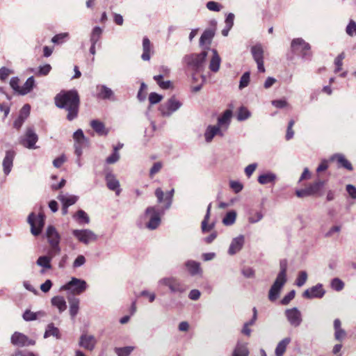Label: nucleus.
<instances>
[{"label": "nucleus", "instance_id": "nucleus-1", "mask_svg": "<svg viewBox=\"0 0 356 356\" xmlns=\"http://www.w3.org/2000/svg\"><path fill=\"white\" fill-rule=\"evenodd\" d=\"M55 104L57 107L67 111V119L72 121L77 117L79 96L75 90L62 91L55 97Z\"/></svg>", "mask_w": 356, "mask_h": 356}, {"label": "nucleus", "instance_id": "nucleus-2", "mask_svg": "<svg viewBox=\"0 0 356 356\" xmlns=\"http://www.w3.org/2000/svg\"><path fill=\"white\" fill-rule=\"evenodd\" d=\"M287 264L286 259H282L280 262V272L268 293V298L270 301H275L277 299L282 288L286 282Z\"/></svg>", "mask_w": 356, "mask_h": 356}, {"label": "nucleus", "instance_id": "nucleus-3", "mask_svg": "<svg viewBox=\"0 0 356 356\" xmlns=\"http://www.w3.org/2000/svg\"><path fill=\"white\" fill-rule=\"evenodd\" d=\"M164 207L162 209L156 207H148L145 211L144 218L148 219L146 227L150 230L156 229L161 223V216L164 213Z\"/></svg>", "mask_w": 356, "mask_h": 356}, {"label": "nucleus", "instance_id": "nucleus-4", "mask_svg": "<svg viewBox=\"0 0 356 356\" xmlns=\"http://www.w3.org/2000/svg\"><path fill=\"white\" fill-rule=\"evenodd\" d=\"M207 52L203 51L200 54H191L186 55L183 58V62L192 70L200 72L205 63Z\"/></svg>", "mask_w": 356, "mask_h": 356}, {"label": "nucleus", "instance_id": "nucleus-5", "mask_svg": "<svg viewBox=\"0 0 356 356\" xmlns=\"http://www.w3.org/2000/svg\"><path fill=\"white\" fill-rule=\"evenodd\" d=\"M159 286H167L170 293L181 294L187 290V286L175 277H165L158 281Z\"/></svg>", "mask_w": 356, "mask_h": 356}, {"label": "nucleus", "instance_id": "nucleus-6", "mask_svg": "<svg viewBox=\"0 0 356 356\" xmlns=\"http://www.w3.org/2000/svg\"><path fill=\"white\" fill-rule=\"evenodd\" d=\"M88 286V284L85 280L72 277L60 289L69 291L72 295H81L87 289Z\"/></svg>", "mask_w": 356, "mask_h": 356}, {"label": "nucleus", "instance_id": "nucleus-7", "mask_svg": "<svg viewBox=\"0 0 356 356\" xmlns=\"http://www.w3.org/2000/svg\"><path fill=\"white\" fill-rule=\"evenodd\" d=\"M181 106L182 102L173 96L160 105L159 111L163 117H170L172 113L178 111Z\"/></svg>", "mask_w": 356, "mask_h": 356}, {"label": "nucleus", "instance_id": "nucleus-8", "mask_svg": "<svg viewBox=\"0 0 356 356\" xmlns=\"http://www.w3.org/2000/svg\"><path fill=\"white\" fill-rule=\"evenodd\" d=\"M291 47L293 51L301 54L304 59H309L312 57L310 44L302 38L293 39L291 42Z\"/></svg>", "mask_w": 356, "mask_h": 356}, {"label": "nucleus", "instance_id": "nucleus-9", "mask_svg": "<svg viewBox=\"0 0 356 356\" xmlns=\"http://www.w3.org/2000/svg\"><path fill=\"white\" fill-rule=\"evenodd\" d=\"M72 234L79 242L85 245L95 242L98 238L97 235L89 229H74Z\"/></svg>", "mask_w": 356, "mask_h": 356}, {"label": "nucleus", "instance_id": "nucleus-10", "mask_svg": "<svg viewBox=\"0 0 356 356\" xmlns=\"http://www.w3.org/2000/svg\"><path fill=\"white\" fill-rule=\"evenodd\" d=\"M28 222L31 225V232L33 235L38 236L40 234L44 224V215L40 213L35 216L31 213L28 217Z\"/></svg>", "mask_w": 356, "mask_h": 356}, {"label": "nucleus", "instance_id": "nucleus-11", "mask_svg": "<svg viewBox=\"0 0 356 356\" xmlns=\"http://www.w3.org/2000/svg\"><path fill=\"white\" fill-rule=\"evenodd\" d=\"M38 140V136L33 128H28L23 138L20 139V143L28 149H36V143Z\"/></svg>", "mask_w": 356, "mask_h": 356}, {"label": "nucleus", "instance_id": "nucleus-12", "mask_svg": "<svg viewBox=\"0 0 356 356\" xmlns=\"http://www.w3.org/2000/svg\"><path fill=\"white\" fill-rule=\"evenodd\" d=\"M285 316L289 324L294 327H299L302 321V314L297 307L287 309L284 312Z\"/></svg>", "mask_w": 356, "mask_h": 356}, {"label": "nucleus", "instance_id": "nucleus-13", "mask_svg": "<svg viewBox=\"0 0 356 356\" xmlns=\"http://www.w3.org/2000/svg\"><path fill=\"white\" fill-rule=\"evenodd\" d=\"M251 54L254 60L257 65L258 71L260 72H265V67L264 65V51L261 44H258L251 47Z\"/></svg>", "mask_w": 356, "mask_h": 356}, {"label": "nucleus", "instance_id": "nucleus-14", "mask_svg": "<svg viewBox=\"0 0 356 356\" xmlns=\"http://www.w3.org/2000/svg\"><path fill=\"white\" fill-rule=\"evenodd\" d=\"M174 189H172L169 192H168L165 195L161 188H158L155 190V195L157 198V202L159 203H162L165 202L164 209H169L172 203V198L174 195Z\"/></svg>", "mask_w": 356, "mask_h": 356}, {"label": "nucleus", "instance_id": "nucleus-15", "mask_svg": "<svg viewBox=\"0 0 356 356\" xmlns=\"http://www.w3.org/2000/svg\"><path fill=\"white\" fill-rule=\"evenodd\" d=\"M97 97L100 99L109 100L111 102H115L117 100L114 92L106 85L97 86Z\"/></svg>", "mask_w": 356, "mask_h": 356}, {"label": "nucleus", "instance_id": "nucleus-16", "mask_svg": "<svg viewBox=\"0 0 356 356\" xmlns=\"http://www.w3.org/2000/svg\"><path fill=\"white\" fill-rule=\"evenodd\" d=\"M11 343L16 346L24 347L35 344V341L29 339L25 334L15 332L11 337Z\"/></svg>", "mask_w": 356, "mask_h": 356}, {"label": "nucleus", "instance_id": "nucleus-17", "mask_svg": "<svg viewBox=\"0 0 356 356\" xmlns=\"http://www.w3.org/2000/svg\"><path fill=\"white\" fill-rule=\"evenodd\" d=\"M245 244V236L243 234H240L236 237L232 238L229 247L227 250V253L229 255H234L239 252L243 248Z\"/></svg>", "mask_w": 356, "mask_h": 356}, {"label": "nucleus", "instance_id": "nucleus-18", "mask_svg": "<svg viewBox=\"0 0 356 356\" xmlns=\"http://www.w3.org/2000/svg\"><path fill=\"white\" fill-rule=\"evenodd\" d=\"M325 293V291L323 289V285L321 284H317L305 290L302 296L307 299L321 298L324 296Z\"/></svg>", "mask_w": 356, "mask_h": 356}, {"label": "nucleus", "instance_id": "nucleus-19", "mask_svg": "<svg viewBox=\"0 0 356 356\" xmlns=\"http://www.w3.org/2000/svg\"><path fill=\"white\" fill-rule=\"evenodd\" d=\"M225 131L218 124L209 125L204 132V138L207 143H211L216 136L223 137Z\"/></svg>", "mask_w": 356, "mask_h": 356}, {"label": "nucleus", "instance_id": "nucleus-20", "mask_svg": "<svg viewBox=\"0 0 356 356\" xmlns=\"http://www.w3.org/2000/svg\"><path fill=\"white\" fill-rule=\"evenodd\" d=\"M97 343V340L93 335L83 334L80 337L79 344L82 348L92 351Z\"/></svg>", "mask_w": 356, "mask_h": 356}, {"label": "nucleus", "instance_id": "nucleus-21", "mask_svg": "<svg viewBox=\"0 0 356 356\" xmlns=\"http://www.w3.org/2000/svg\"><path fill=\"white\" fill-rule=\"evenodd\" d=\"M105 179L108 189L115 191L116 195H119L121 192L120 185L115 175L112 172H107L105 176Z\"/></svg>", "mask_w": 356, "mask_h": 356}, {"label": "nucleus", "instance_id": "nucleus-22", "mask_svg": "<svg viewBox=\"0 0 356 356\" xmlns=\"http://www.w3.org/2000/svg\"><path fill=\"white\" fill-rule=\"evenodd\" d=\"M15 156V152L13 150H8L6 152L5 157L3 160V170L6 175H8L12 169L13 160Z\"/></svg>", "mask_w": 356, "mask_h": 356}, {"label": "nucleus", "instance_id": "nucleus-23", "mask_svg": "<svg viewBox=\"0 0 356 356\" xmlns=\"http://www.w3.org/2000/svg\"><path fill=\"white\" fill-rule=\"evenodd\" d=\"M249 353L248 343L238 341L232 350L231 356H248Z\"/></svg>", "mask_w": 356, "mask_h": 356}, {"label": "nucleus", "instance_id": "nucleus-24", "mask_svg": "<svg viewBox=\"0 0 356 356\" xmlns=\"http://www.w3.org/2000/svg\"><path fill=\"white\" fill-rule=\"evenodd\" d=\"M232 112L230 110H226L221 116L218 118V125L226 131L231 123Z\"/></svg>", "mask_w": 356, "mask_h": 356}, {"label": "nucleus", "instance_id": "nucleus-25", "mask_svg": "<svg viewBox=\"0 0 356 356\" xmlns=\"http://www.w3.org/2000/svg\"><path fill=\"white\" fill-rule=\"evenodd\" d=\"M153 53L152 46L150 40L147 37L143 40V54L141 58L144 61H149L151 58V54Z\"/></svg>", "mask_w": 356, "mask_h": 356}, {"label": "nucleus", "instance_id": "nucleus-26", "mask_svg": "<svg viewBox=\"0 0 356 356\" xmlns=\"http://www.w3.org/2000/svg\"><path fill=\"white\" fill-rule=\"evenodd\" d=\"M215 35V31L211 29H206L200 38V46L203 47L204 45H210Z\"/></svg>", "mask_w": 356, "mask_h": 356}, {"label": "nucleus", "instance_id": "nucleus-27", "mask_svg": "<svg viewBox=\"0 0 356 356\" xmlns=\"http://www.w3.org/2000/svg\"><path fill=\"white\" fill-rule=\"evenodd\" d=\"M46 234L49 245H59L60 236L54 227L49 226Z\"/></svg>", "mask_w": 356, "mask_h": 356}, {"label": "nucleus", "instance_id": "nucleus-28", "mask_svg": "<svg viewBox=\"0 0 356 356\" xmlns=\"http://www.w3.org/2000/svg\"><path fill=\"white\" fill-rule=\"evenodd\" d=\"M57 198L61 202L62 205H65L69 207L77 202L79 197L74 195L60 193L58 195Z\"/></svg>", "mask_w": 356, "mask_h": 356}, {"label": "nucleus", "instance_id": "nucleus-29", "mask_svg": "<svg viewBox=\"0 0 356 356\" xmlns=\"http://www.w3.org/2000/svg\"><path fill=\"white\" fill-rule=\"evenodd\" d=\"M90 126L99 136H106L108 133V130L105 127L104 124L98 120H92L90 122Z\"/></svg>", "mask_w": 356, "mask_h": 356}, {"label": "nucleus", "instance_id": "nucleus-30", "mask_svg": "<svg viewBox=\"0 0 356 356\" xmlns=\"http://www.w3.org/2000/svg\"><path fill=\"white\" fill-rule=\"evenodd\" d=\"M276 179L277 175L275 173L272 172H268L259 175L257 180L260 184L264 185L271 183L274 184Z\"/></svg>", "mask_w": 356, "mask_h": 356}, {"label": "nucleus", "instance_id": "nucleus-31", "mask_svg": "<svg viewBox=\"0 0 356 356\" xmlns=\"http://www.w3.org/2000/svg\"><path fill=\"white\" fill-rule=\"evenodd\" d=\"M211 51L213 53V56L209 63V69L211 71L216 72L219 70L221 59L216 49H211Z\"/></svg>", "mask_w": 356, "mask_h": 356}, {"label": "nucleus", "instance_id": "nucleus-32", "mask_svg": "<svg viewBox=\"0 0 356 356\" xmlns=\"http://www.w3.org/2000/svg\"><path fill=\"white\" fill-rule=\"evenodd\" d=\"M35 79L33 76H30L27 79L26 82L24 83L22 86L20 88L19 90V95H25L28 93H29L33 88L35 87Z\"/></svg>", "mask_w": 356, "mask_h": 356}, {"label": "nucleus", "instance_id": "nucleus-33", "mask_svg": "<svg viewBox=\"0 0 356 356\" xmlns=\"http://www.w3.org/2000/svg\"><path fill=\"white\" fill-rule=\"evenodd\" d=\"M186 268L191 275H196L200 274L202 270L200 266V263L189 260L185 264Z\"/></svg>", "mask_w": 356, "mask_h": 356}, {"label": "nucleus", "instance_id": "nucleus-34", "mask_svg": "<svg viewBox=\"0 0 356 356\" xmlns=\"http://www.w3.org/2000/svg\"><path fill=\"white\" fill-rule=\"evenodd\" d=\"M51 304L58 308L59 312H63L67 309V304L65 298L62 296H54L51 298Z\"/></svg>", "mask_w": 356, "mask_h": 356}, {"label": "nucleus", "instance_id": "nucleus-35", "mask_svg": "<svg viewBox=\"0 0 356 356\" xmlns=\"http://www.w3.org/2000/svg\"><path fill=\"white\" fill-rule=\"evenodd\" d=\"M73 138L74 140V145H86L88 140L85 137L83 132L81 129H78L73 134Z\"/></svg>", "mask_w": 356, "mask_h": 356}, {"label": "nucleus", "instance_id": "nucleus-36", "mask_svg": "<svg viewBox=\"0 0 356 356\" xmlns=\"http://www.w3.org/2000/svg\"><path fill=\"white\" fill-rule=\"evenodd\" d=\"M331 160L336 159L337 162L344 168L352 170L353 166L351 163L345 158V156L341 154H335L330 158Z\"/></svg>", "mask_w": 356, "mask_h": 356}, {"label": "nucleus", "instance_id": "nucleus-37", "mask_svg": "<svg viewBox=\"0 0 356 356\" xmlns=\"http://www.w3.org/2000/svg\"><path fill=\"white\" fill-rule=\"evenodd\" d=\"M291 342V338L290 337H286L283 339L282 341H280L278 344L277 345V347L275 348V355L276 356H282L286 351L287 346Z\"/></svg>", "mask_w": 356, "mask_h": 356}, {"label": "nucleus", "instance_id": "nucleus-38", "mask_svg": "<svg viewBox=\"0 0 356 356\" xmlns=\"http://www.w3.org/2000/svg\"><path fill=\"white\" fill-rule=\"evenodd\" d=\"M211 208V204H209L208 205V207H207V213H206V215L204 216V220L202 222V226L201 227H202V230L203 232H209L214 227V224L213 223L208 225V221H209V218H210Z\"/></svg>", "mask_w": 356, "mask_h": 356}, {"label": "nucleus", "instance_id": "nucleus-39", "mask_svg": "<svg viewBox=\"0 0 356 356\" xmlns=\"http://www.w3.org/2000/svg\"><path fill=\"white\" fill-rule=\"evenodd\" d=\"M70 304V314L74 318L79 312V299L76 298H71L68 299Z\"/></svg>", "mask_w": 356, "mask_h": 356}, {"label": "nucleus", "instance_id": "nucleus-40", "mask_svg": "<svg viewBox=\"0 0 356 356\" xmlns=\"http://www.w3.org/2000/svg\"><path fill=\"white\" fill-rule=\"evenodd\" d=\"M103 33V30L99 26H95L93 28L90 37V41L92 44H96L97 42L99 40L102 34Z\"/></svg>", "mask_w": 356, "mask_h": 356}, {"label": "nucleus", "instance_id": "nucleus-41", "mask_svg": "<svg viewBox=\"0 0 356 356\" xmlns=\"http://www.w3.org/2000/svg\"><path fill=\"white\" fill-rule=\"evenodd\" d=\"M74 218L78 221L79 224H88L90 222V218L83 210H79L76 214L74 215Z\"/></svg>", "mask_w": 356, "mask_h": 356}, {"label": "nucleus", "instance_id": "nucleus-42", "mask_svg": "<svg viewBox=\"0 0 356 356\" xmlns=\"http://www.w3.org/2000/svg\"><path fill=\"white\" fill-rule=\"evenodd\" d=\"M50 336L55 337L57 339L60 338L59 330L57 327H56L53 323H49L47 325L45 332L44 334V338H47Z\"/></svg>", "mask_w": 356, "mask_h": 356}, {"label": "nucleus", "instance_id": "nucleus-43", "mask_svg": "<svg viewBox=\"0 0 356 356\" xmlns=\"http://www.w3.org/2000/svg\"><path fill=\"white\" fill-rule=\"evenodd\" d=\"M236 218V212L234 210L230 211L227 213L225 216L222 219V223L226 226L232 225Z\"/></svg>", "mask_w": 356, "mask_h": 356}, {"label": "nucleus", "instance_id": "nucleus-44", "mask_svg": "<svg viewBox=\"0 0 356 356\" xmlns=\"http://www.w3.org/2000/svg\"><path fill=\"white\" fill-rule=\"evenodd\" d=\"M51 70V67L49 64H45L44 65H40L38 67V69L35 71V69H30L31 72L35 73L38 76H46L47 75Z\"/></svg>", "mask_w": 356, "mask_h": 356}, {"label": "nucleus", "instance_id": "nucleus-45", "mask_svg": "<svg viewBox=\"0 0 356 356\" xmlns=\"http://www.w3.org/2000/svg\"><path fill=\"white\" fill-rule=\"evenodd\" d=\"M324 184L325 182L321 180H318L314 183L310 184L309 186H307V189L309 192V194L311 195L316 194L321 190V188L324 186Z\"/></svg>", "mask_w": 356, "mask_h": 356}, {"label": "nucleus", "instance_id": "nucleus-46", "mask_svg": "<svg viewBox=\"0 0 356 356\" xmlns=\"http://www.w3.org/2000/svg\"><path fill=\"white\" fill-rule=\"evenodd\" d=\"M51 258L47 256H40L37 259L36 264L38 266H41L46 269H51Z\"/></svg>", "mask_w": 356, "mask_h": 356}, {"label": "nucleus", "instance_id": "nucleus-47", "mask_svg": "<svg viewBox=\"0 0 356 356\" xmlns=\"http://www.w3.org/2000/svg\"><path fill=\"white\" fill-rule=\"evenodd\" d=\"M134 346H129L122 348H115L114 351L118 356H129L134 350Z\"/></svg>", "mask_w": 356, "mask_h": 356}, {"label": "nucleus", "instance_id": "nucleus-48", "mask_svg": "<svg viewBox=\"0 0 356 356\" xmlns=\"http://www.w3.org/2000/svg\"><path fill=\"white\" fill-rule=\"evenodd\" d=\"M163 99V96L156 92H151L149 95V101L150 105L157 104L160 102ZM151 106L148 107V111L146 112V115H149V111L150 110Z\"/></svg>", "mask_w": 356, "mask_h": 356}, {"label": "nucleus", "instance_id": "nucleus-49", "mask_svg": "<svg viewBox=\"0 0 356 356\" xmlns=\"http://www.w3.org/2000/svg\"><path fill=\"white\" fill-rule=\"evenodd\" d=\"M154 79L156 81L157 84L162 89H168L172 86V83L170 81H163V75H156L154 76Z\"/></svg>", "mask_w": 356, "mask_h": 356}, {"label": "nucleus", "instance_id": "nucleus-50", "mask_svg": "<svg viewBox=\"0 0 356 356\" xmlns=\"http://www.w3.org/2000/svg\"><path fill=\"white\" fill-rule=\"evenodd\" d=\"M264 217L261 211L250 212L248 222L254 224L259 222Z\"/></svg>", "mask_w": 356, "mask_h": 356}, {"label": "nucleus", "instance_id": "nucleus-51", "mask_svg": "<svg viewBox=\"0 0 356 356\" xmlns=\"http://www.w3.org/2000/svg\"><path fill=\"white\" fill-rule=\"evenodd\" d=\"M332 289L336 291H341L344 288V282L339 278H334L330 283Z\"/></svg>", "mask_w": 356, "mask_h": 356}, {"label": "nucleus", "instance_id": "nucleus-52", "mask_svg": "<svg viewBox=\"0 0 356 356\" xmlns=\"http://www.w3.org/2000/svg\"><path fill=\"white\" fill-rule=\"evenodd\" d=\"M250 73L249 72H246L241 77L238 86L239 89L242 90L244 88L247 87L250 83Z\"/></svg>", "mask_w": 356, "mask_h": 356}, {"label": "nucleus", "instance_id": "nucleus-53", "mask_svg": "<svg viewBox=\"0 0 356 356\" xmlns=\"http://www.w3.org/2000/svg\"><path fill=\"white\" fill-rule=\"evenodd\" d=\"M250 116V112L245 107L242 106L239 108L237 120L238 121H243L249 118Z\"/></svg>", "mask_w": 356, "mask_h": 356}, {"label": "nucleus", "instance_id": "nucleus-54", "mask_svg": "<svg viewBox=\"0 0 356 356\" xmlns=\"http://www.w3.org/2000/svg\"><path fill=\"white\" fill-rule=\"evenodd\" d=\"M307 273L306 271H300L299 273H298V275L296 280V284L299 286V287H301L302 286L305 282H307Z\"/></svg>", "mask_w": 356, "mask_h": 356}, {"label": "nucleus", "instance_id": "nucleus-55", "mask_svg": "<svg viewBox=\"0 0 356 356\" xmlns=\"http://www.w3.org/2000/svg\"><path fill=\"white\" fill-rule=\"evenodd\" d=\"M345 53L341 52L339 54L334 60V65L336 68L334 70V72H338L341 70L343 65V60L345 58Z\"/></svg>", "mask_w": 356, "mask_h": 356}, {"label": "nucleus", "instance_id": "nucleus-56", "mask_svg": "<svg viewBox=\"0 0 356 356\" xmlns=\"http://www.w3.org/2000/svg\"><path fill=\"white\" fill-rule=\"evenodd\" d=\"M67 33L56 34L51 38V42L54 44H62L68 38Z\"/></svg>", "mask_w": 356, "mask_h": 356}, {"label": "nucleus", "instance_id": "nucleus-57", "mask_svg": "<svg viewBox=\"0 0 356 356\" xmlns=\"http://www.w3.org/2000/svg\"><path fill=\"white\" fill-rule=\"evenodd\" d=\"M51 248L49 249L47 255V257H49L51 259L56 257V255H58L60 252V248L59 247V245H50Z\"/></svg>", "mask_w": 356, "mask_h": 356}, {"label": "nucleus", "instance_id": "nucleus-58", "mask_svg": "<svg viewBox=\"0 0 356 356\" xmlns=\"http://www.w3.org/2000/svg\"><path fill=\"white\" fill-rule=\"evenodd\" d=\"M120 159V154L118 152V148H114L113 153L107 157L106 162L108 164H113Z\"/></svg>", "mask_w": 356, "mask_h": 356}, {"label": "nucleus", "instance_id": "nucleus-59", "mask_svg": "<svg viewBox=\"0 0 356 356\" xmlns=\"http://www.w3.org/2000/svg\"><path fill=\"white\" fill-rule=\"evenodd\" d=\"M346 32L350 36H353V35L356 34V23L355 21L352 19L350 20L348 24L346 26Z\"/></svg>", "mask_w": 356, "mask_h": 356}, {"label": "nucleus", "instance_id": "nucleus-60", "mask_svg": "<svg viewBox=\"0 0 356 356\" xmlns=\"http://www.w3.org/2000/svg\"><path fill=\"white\" fill-rule=\"evenodd\" d=\"M19 79L18 77H13L11 78L10 81V85L12 89L17 92L18 95H19V90L21 86H19Z\"/></svg>", "mask_w": 356, "mask_h": 356}, {"label": "nucleus", "instance_id": "nucleus-61", "mask_svg": "<svg viewBox=\"0 0 356 356\" xmlns=\"http://www.w3.org/2000/svg\"><path fill=\"white\" fill-rule=\"evenodd\" d=\"M294 124H295V121L293 120H291L289 122L286 134V140H289L293 137L294 131L293 130V127Z\"/></svg>", "mask_w": 356, "mask_h": 356}, {"label": "nucleus", "instance_id": "nucleus-62", "mask_svg": "<svg viewBox=\"0 0 356 356\" xmlns=\"http://www.w3.org/2000/svg\"><path fill=\"white\" fill-rule=\"evenodd\" d=\"M38 314L30 310H26L23 314V318L26 321H34L37 318Z\"/></svg>", "mask_w": 356, "mask_h": 356}, {"label": "nucleus", "instance_id": "nucleus-63", "mask_svg": "<svg viewBox=\"0 0 356 356\" xmlns=\"http://www.w3.org/2000/svg\"><path fill=\"white\" fill-rule=\"evenodd\" d=\"M207 8L209 10L218 12L220 10L222 6L218 3L211 1L207 3Z\"/></svg>", "mask_w": 356, "mask_h": 356}, {"label": "nucleus", "instance_id": "nucleus-64", "mask_svg": "<svg viewBox=\"0 0 356 356\" xmlns=\"http://www.w3.org/2000/svg\"><path fill=\"white\" fill-rule=\"evenodd\" d=\"M295 295L296 291L294 290L291 291L282 299L281 303L284 305H288L294 298Z\"/></svg>", "mask_w": 356, "mask_h": 356}]
</instances>
